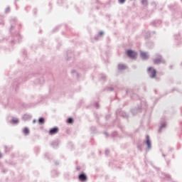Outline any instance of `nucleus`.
I'll return each instance as SVG.
<instances>
[{
	"label": "nucleus",
	"instance_id": "8",
	"mask_svg": "<svg viewBox=\"0 0 182 182\" xmlns=\"http://www.w3.org/2000/svg\"><path fill=\"white\" fill-rule=\"evenodd\" d=\"M38 122L40 123V124H43V123H45V119L40 118Z\"/></svg>",
	"mask_w": 182,
	"mask_h": 182
},
{
	"label": "nucleus",
	"instance_id": "15",
	"mask_svg": "<svg viewBox=\"0 0 182 182\" xmlns=\"http://www.w3.org/2000/svg\"><path fill=\"white\" fill-rule=\"evenodd\" d=\"M165 126H166V124H162L161 126V129H163V127H165Z\"/></svg>",
	"mask_w": 182,
	"mask_h": 182
},
{
	"label": "nucleus",
	"instance_id": "12",
	"mask_svg": "<svg viewBox=\"0 0 182 182\" xmlns=\"http://www.w3.org/2000/svg\"><path fill=\"white\" fill-rule=\"evenodd\" d=\"M68 123H73V119L69 118L68 120Z\"/></svg>",
	"mask_w": 182,
	"mask_h": 182
},
{
	"label": "nucleus",
	"instance_id": "5",
	"mask_svg": "<svg viewBox=\"0 0 182 182\" xmlns=\"http://www.w3.org/2000/svg\"><path fill=\"white\" fill-rule=\"evenodd\" d=\"M146 144L148 149H151V141H150V136H149V135H146Z\"/></svg>",
	"mask_w": 182,
	"mask_h": 182
},
{
	"label": "nucleus",
	"instance_id": "3",
	"mask_svg": "<svg viewBox=\"0 0 182 182\" xmlns=\"http://www.w3.org/2000/svg\"><path fill=\"white\" fill-rule=\"evenodd\" d=\"M140 57L141 58V59H149V53L141 52L140 54Z\"/></svg>",
	"mask_w": 182,
	"mask_h": 182
},
{
	"label": "nucleus",
	"instance_id": "1",
	"mask_svg": "<svg viewBox=\"0 0 182 182\" xmlns=\"http://www.w3.org/2000/svg\"><path fill=\"white\" fill-rule=\"evenodd\" d=\"M127 55H128L129 58H131V59H136V58H137V53H136L132 50H129L127 51Z\"/></svg>",
	"mask_w": 182,
	"mask_h": 182
},
{
	"label": "nucleus",
	"instance_id": "2",
	"mask_svg": "<svg viewBox=\"0 0 182 182\" xmlns=\"http://www.w3.org/2000/svg\"><path fill=\"white\" fill-rule=\"evenodd\" d=\"M148 71L149 72V73H151L150 75V77H151L153 79V77H156V70L149 68L148 69Z\"/></svg>",
	"mask_w": 182,
	"mask_h": 182
},
{
	"label": "nucleus",
	"instance_id": "16",
	"mask_svg": "<svg viewBox=\"0 0 182 182\" xmlns=\"http://www.w3.org/2000/svg\"><path fill=\"white\" fill-rule=\"evenodd\" d=\"M104 33L103 31L100 32V35H104Z\"/></svg>",
	"mask_w": 182,
	"mask_h": 182
},
{
	"label": "nucleus",
	"instance_id": "13",
	"mask_svg": "<svg viewBox=\"0 0 182 182\" xmlns=\"http://www.w3.org/2000/svg\"><path fill=\"white\" fill-rule=\"evenodd\" d=\"M126 0H118L119 4H124Z\"/></svg>",
	"mask_w": 182,
	"mask_h": 182
},
{
	"label": "nucleus",
	"instance_id": "4",
	"mask_svg": "<svg viewBox=\"0 0 182 182\" xmlns=\"http://www.w3.org/2000/svg\"><path fill=\"white\" fill-rule=\"evenodd\" d=\"M59 132V129L58 127L53 128L50 130L49 134H56Z\"/></svg>",
	"mask_w": 182,
	"mask_h": 182
},
{
	"label": "nucleus",
	"instance_id": "10",
	"mask_svg": "<svg viewBox=\"0 0 182 182\" xmlns=\"http://www.w3.org/2000/svg\"><path fill=\"white\" fill-rule=\"evenodd\" d=\"M23 133H24V134H28L29 133V129L25 128L23 129Z\"/></svg>",
	"mask_w": 182,
	"mask_h": 182
},
{
	"label": "nucleus",
	"instance_id": "14",
	"mask_svg": "<svg viewBox=\"0 0 182 182\" xmlns=\"http://www.w3.org/2000/svg\"><path fill=\"white\" fill-rule=\"evenodd\" d=\"M143 5H147V0H142Z\"/></svg>",
	"mask_w": 182,
	"mask_h": 182
},
{
	"label": "nucleus",
	"instance_id": "7",
	"mask_svg": "<svg viewBox=\"0 0 182 182\" xmlns=\"http://www.w3.org/2000/svg\"><path fill=\"white\" fill-rule=\"evenodd\" d=\"M79 178H80V181H86V175H85V174H80V176H79Z\"/></svg>",
	"mask_w": 182,
	"mask_h": 182
},
{
	"label": "nucleus",
	"instance_id": "9",
	"mask_svg": "<svg viewBox=\"0 0 182 182\" xmlns=\"http://www.w3.org/2000/svg\"><path fill=\"white\" fill-rule=\"evenodd\" d=\"M18 120L16 118H13L12 119V123H14V124H16V123H18Z\"/></svg>",
	"mask_w": 182,
	"mask_h": 182
},
{
	"label": "nucleus",
	"instance_id": "17",
	"mask_svg": "<svg viewBox=\"0 0 182 182\" xmlns=\"http://www.w3.org/2000/svg\"><path fill=\"white\" fill-rule=\"evenodd\" d=\"M1 157H2V154H0V158H1Z\"/></svg>",
	"mask_w": 182,
	"mask_h": 182
},
{
	"label": "nucleus",
	"instance_id": "18",
	"mask_svg": "<svg viewBox=\"0 0 182 182\" xmlns=\"http://www.w3.org/2000/svg\"><path fill=\"white\" fill-rule=\"evenodd\" d=\"M33 123H35V120L33 121Z\"/></svg>",
	"mask_w": 182,
	"mask_h": 182
},
{
	"label": "nucleus",
	"instance_id": "11",
	"mask_svg": "<svg viewBox=\"0 0 182 182\" xmlns=\"http://www.w3.org/2000/svg\"><path fill=\"white\" fill-rule=\"evenodd\" d=\"M160 62H161V60H160V59L154 60V63L155 64L160 63Z\"/></svg>",
	"mask_w": 182,
	"mask_h": 182
},
{
	"label": "nucleus",
	"instance_id": "6",
	"mask_svg": "<svg viewBox=\"0 0 182 182\" xmlns=\"http://www.w3.org/2000/svg\"><path fill=\"white\" fill-rule=\"evenodd\" d=\"M126 68H127V67L124 64H119L118 65L119 70H124V69H126Z\"/></svg>",
	"mask_w": 182,
	"mask_h": 182
}]
</instances>
